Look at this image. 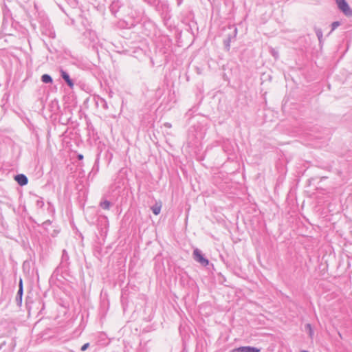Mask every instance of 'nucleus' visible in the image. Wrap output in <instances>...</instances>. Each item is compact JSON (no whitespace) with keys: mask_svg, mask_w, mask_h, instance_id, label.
<instances>
[{"mask_svg":"<svg viewBox=\"0 0 352 352\" xmlns=\"http://www.w3.org/2000/svg\"><path fill=\"white\" fill-rule=\"evenodd\" d=\"M338 8L346 16H352V10L346 0H336Z\"/></svg>","mask_w":352,"mask_h":352,"instance_id":"6","label":"nucleus"},{"mask_svg":"<svg viewBox=\"0 0 352 352\" xmlns=\"http://www.w3.org/2000/svg\"><path fill=\"white\" fill-rule=\"evenodd\" d=\"M60 72L61 78L65 80V82L69 87V88L72 89L74 86V82L73 80L71 79L69 74L62 69H60Z\"/></svg>","mask_w":352,"mask_h":352,"instance_id":"9","label":"nucleus"},{"mask_svg":"<svg viewBox=\"0 0 352 352\" xmlns=\"http://www.w3.org/2000/svg\"><path fill=\"white\" fill-rule=\"evenodd\" d=\"M71 262L70 257L66 250H63L60 261L58 266L56 268L55 272L57 273H66L69 270Z\"/></svg>","mask_w":352,"mask_h":352,"instance_id":"3","label":"nucleus"},{"mask_svg":"<svg viewBox=\"0 0 352 352\" xmlns=\"http://www.w3.org/2000/svg\"><path fill=\"white\" fill-rule=\"evenodd\" d=\"M23 292V287H20L19 288L18 292H17V298H18V297L19 298V299H20V302H21V300H22Z\"/></svg>","mask_w":352,"mask_h":352,"instance_id":"19","label":"nucleus"},{"mask_svg":"<svg viewBox=\"0 0 352 352\" xmlns=\"http://www.w3.org/2000/svg\"><path fill=\"white\" fill-rule=\"evenodd\" d=\"M41 80L43 82L46 83V84L52 83L53 81L52 76L47 74L42 75Z\"/></svg>","mask_w":352,"mask_h":352,"instance_id":"17","label":"nucleus"},{"mask_svg":"<svg viewBox=\"0 0 352 352\" xmlns=\"http://www.w3.org/2000/svg\"><path fill=\"white\" fill-rule=\"evenodd\" d=\"M112 204L108 200H104L100 203V207L104 210H109Z\"/></svg>","mask_w":352,"mask_h":352,"instance_id":"16","label":"nucleus"},{"mask_svg":"<svg viewBox=\"0 0 352 352\" xmlns=\"http://www.w3.org/2000/svg\"><path fill=\"white\" fill-rule=\"evenodd\" d=\"M305 331L307 333L310 338H313L314 331L311 324L307 323L305 325Z\"/></svg>","mask_w":352,"mask_h":352,"instance_id":"13","label":"nucleus"},{"mask_svg":"<svg viewBox=\"0 0 352 352\" xmlns=\"http://www.w3.org/2000/svg\"><path fill=\"white\" fill-rule=\"evenodd\" d=\"M144 2L148 3V5L154 7L155 8L157 3H159L160 0H143Z\"/></svg>","mask_w":352,"mask_h":352,"instance_id":"18","label":"nucleus"},{"mask_svg":"<svg viewBox=\"0 0 352 352\" xmlns=\"http://www.w3.org/2000/svg\"><path fill=\"white\" fill-rule=\"evenodd\" d=\"M148 349L147 342H140L136 352H148Z\"/></svg>","mask_w":352,"mask_h":352,"instance_id":"14","label":"nucleus"},{"mask_svg":"<svg viewBox=\"0 0 352 352\" xmlns=\"http://www.w3.org/2000/svg\"><path fill=\"white\" fill-rule=\"evenodd\" d=\"M316 34H317V36L318 38V40L320 41H321V38L322 37V32L321 30H318L317 32H316Z\"/></svg>","mask_w":352,"mask_h":352,"instance_id":"22","label":"nucleus"},{"mask_svg":"<svg viewBox=\"0 0 352 352\" xmlns=\"http://www.w3.org/2000/svg\"><path fill=\"white\" fill-rule=\"evenodd\" d=\"M99 156H100V154L98 155V157H97V159L96 160V162H95V165H97V168H98Z\"/></svg>","mask_w":352,"mask_h":352,"instance_id":"25","label":"nucleus"},{"mask_svg":"<svg viewBox=\"0 0 352 352\" xmlns=\"http://www.w3.org/2000/svg\"><path fill=\"white\" fill-rule=\"evenodd\" d=\"M89 346V343H85L81 346V351H85Z\"/></svg>","mask_w":352,"mask_h":352,"instance_id":"23","label":"nucleus"},{"mask_svg":"<svg viewBox=\"0 0 352 352\" xmlns=\"http://www.w3.org/2000/svg\"><path fill=\"white\" fill-rule=\"evenodd\" d=\"M156 11L160 14L164 22H167L171 18L170 8L166 1H159L155 7Z\"/></svg>","mask_w":352,"mask_h":352,"instance_id":"2","label":"nucleus"},{"mask_svg":"<svg viewBox=\"0 0 352 352\" xmlns=\"http://www.w3.org/2000/svg\"><path fill=\"white\" fill-rule=\"evenodd\" d=\"M236 34H237V29H236V28H234V30H233V34L228 35V37L226 39H224L223 45H224V48L226 51H228V52L230 51V43L232 40H235Z\"/></svg>","mask_w":352,"mask_h":352,"instance_id":"8","label":"nucleus"},{"mask_svg":"<svg viewBox=\"0 0 352 352\" xmlns=\"http://www.w3.org/2000/svg\"><path fill=\"white\" fill-rule=\"evenodd\" d=\"M82 42L88 47H96L99 42L96 32L91 30H86L82 34Z\"/></svg>","mask_w":352,"mask_h":352,"instance_id":"1","label":"nucleus"},{"mask_svg":"<svg viewBox=\"0 0 352 352\" xmlns=\"http://www.w3.org/2000/svg\"><path fill=\"white\" fill-rule=\"evenodd\" d=\"M340 23L339 21H334L331 23V31L335 30L338 26H340Z\"/></svg>","mask_w":352,"mask_h":352,"instance_id":"20","label":"nucleus"},{"mask_svg":"<svg viewBox=\"0 0 352 352\" xmlns=\"http://www.w3.org/2000/svg\"><path fill=\"white\" fill-rule=\"evenodd\" d=\"M98 224H101V226H104V228H107L109 226V220L107 216L105 215H100L98 217Z\"/></svg>","mask_w":352,"mask_h":352,"instance_id":"12","label":"nucleus"},{"mask_svg":"<svg viewBox=\"0 0 352 352\" xmlns=\"http://www.w3.org/2000/svg\"><path fill=\"white\" fill-rule=\"evenodd\" d=\"M36 206L38 208H43L44 206V202L42 199H39L36 201Z\"/></svg>","mask_w":352,"mask_h":352,"instance_id":"21","label":"nucleus"},{"mask_svg":"<svg viewBox=\"0 0 352 352\" xmlns=\"http://www.w3.org/2000/svg\"><path fill=\"white\" fill-rule=\"evenodd\" d=\"M193 258L202 266L206 267L209 264L208 259L205 258L201 251L197 248L195 249L193 251Z\"/></svg>","mask_w":352,"mask_h":352,"instance_id":"5","label":"nucleus"},{"mask_svg":"<svg viewBox=\"0 0 352 352\" xmlns=\"http://www.w3.org/2000/svg\"><path fill=\"white\" fill-rule=\"evenodd\" d=\"M183 0H177V6H179L182 3Z\"/></svg>","mask_w":352,"mask_h":352,"instance_id":"27","label":"nucleus"},{"mask_svg":"<svg viewBox=\"0 0 352 352\" xmlns=\"http://www.w3.org/2000/svg\"><path fill=\"white\" fill-rule=\"evenodd\" d=\"M261 349L251 346H239L231 350L230 352H260Z\"/></svg>","mask_w":352,"mask_h":352,"instance_id":"7","label":"nucleus"},{"mask_svg":"<svg viewBox=\"0 0 352 352\" xmlns=\"http://www.w3.org/2000/svg\"><path fill=\"white\" fill-rule=\"evenodd\" d=\"M102 102H103V104H102L103 108L105 109H107L108 105H107V102L104 99H102Z\"/></svg>","mask_w":352,"mask_h":352,"instance_id":"24","label":"nucleus"},{"mask_svg":"<svg viewBox=\"0 0 352 352\" xmlns=\"http://www.w3.org/2000/svg\"><path fill=\"white\" fill-rule=\"evenodd\" d=\"M19 185L23 186L28 183V179L24 174H18L14 177Z\"/></svg>","mask_w":352,"mask_h":352,"instance_id":"10","label":"nucleus"},{"mask_svg":"<svg viewBox=\"0 0 352 352\" xmlns=\"http://www.w3.org/2000/svg\"><path fill=\"white\" fill-rule=\"evenodd\" d=\"M40 30L43 35L50 38H55V31L47 19H43L40 22Z\"/></svg>","mask_w":352,"mask_h":352,"instance_id":"4","label":"nucleus"},{"mask_svg":"<svg viewBox=\"0 0 352 352\" xmlns=\"http://www.w3.org/2000/svg\"><path fill=\"white\" fill-rule=\"evenodd\" d=\"M78 159L79 160H82L83 159V155L82 154H78Z\"/></svg>","mask_w":352,"mask_h":352,"instance_id":"26","label":"nucleus"},{"mask_svg":"<svg viewBox=\"0 0 352 352\" xmlns=\"http://www.w3.org/2000/svg\"><path fill=\"white\" fill-rule=\"evenodd\" d=\"M122 6V3L120 1H114L110 5L109 9L111 12L116 15V12L119 10L120 7Z\"/></svg>","mask_w":352,"mask_h":352,"instance_id":"11","label":"nucleus"},{"mask_svg":"<svg viewBox=\"0 0 352 352\" xmlns=\"http://www.w3.org/2000/svg\"><path fill=\"white\" fill-rule=\"evenodd\" d=\"M301 352H308V351H307L304 350V351H302Z\"/></svg>","mask_w":352,"mask_h":352,"instance_id":"29","label":"nucleus"},{"mask_svg":"<svg viewBox=\"0 0 352 352\" xmlns=\"http://www.w3.org/2000/svg\"><path fill=\"white\" fill-rule=\"evenodd\" d=\"M161 208H162V204L156 203L155 205H153L151 207V210L154 214L157 215L160 213Z\"/></svg>","mask_w":352,"mask_h":352,"instance_id":"15","label":"nucleus"},{"mask_svg":"<svg viewBox=\"0 0 352 352\" xmlns=\"http://www.w3.org/2000/svg\"><path fill=\"white\" fill-rule=\"evenodd\" d=\"M23 287V282H22V279H20V281H19V287Z\"/></svg>","mask_w":352,"mask_h":352,"instance_id":"28","label":"nucleus"}]
</instances>
